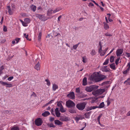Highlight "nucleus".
Instances as JSON below:
<instances>
[{
    "label": "nucleus",
    "instance_id": "obj_31",
    "mask_svg": "<svg viewBox=\"0 0 130 130\" xmlns=\"http://www.w3.org/2000/svg\"><path fill=\"white\" fill-rule=\"evenodd\" d=\"M4 69V67L2 66L0 67V75L2 73V70Z\"/></svg>",
    "mask_w": 130,
    "mask_h": 130
},
{
    "label": "nucleus",
    "instance_id": "obj_5",
    "mask_svg": "<svg viewBox=\"0 0 130 130\" xmlns=\"http://www.w3.org/2000/svg\"><path fill=\"white\" fill-rule=\"evenodd\" d=\"M35 124L36 125L39 126L42 125L43 123V121L41 119L39 118L35 120Z\"/></svg>",
    "mask_w": 130,
    "mask_h": 130
},
{
    "label": "nucleus",
    "instance_id": "obj_33",
    "mask_svg": "<svg viewBox=\"0 0 130 130\" xmlns=\"http://www.w3.org/2000/svg\"><path fill=\"white\" fill-rule=\"evenodd\" d=\"M25 21L27 24L28 23L30 22V20L28 18H26L25 19Z\"/></svg>",
    "mask_w": 130,
    "mask_h": 130
},
{
    "label": "nucleus",
    "instance_id": "obj_48",
    "mask_svg": "<svg viewBox=\"0 0 130 130\" xmlns=\"http://www.w3.org/2000/svg\"><path fill=\"white\" fill-rule=\"evenodd\" d=\"M20 39L19 38H16L15 40L16 41V43H17L19 42V40Z\"/></svg>",
    "mask_w": 130,
    "mask_h": 130
},
{
    "label": "nucleus",
    "instance_id": "obj_50",
    "mask_svg": "<svg viewBox=\"0 0 130 130\" xmlns=\"http://www.w3.org/2000/svg\"><path fill=\"white\" fill-rule=\"evenodd\" d=\"M78 44H77L75 45H74L73 46V48L75 50H76L78 46Z\"/></svg>",
    "mask_w": 130,
    "mask_h": 130
},
{
    "label": "nucleus",
    "instance_id": "obj_57",
    "mask_svg": "<svg viewBox=\"0 0 130 130\" xmlns=\"http://www.w3.org/2000/svg\"><path fill=\"white\" fill-rule=\"evenodd\" d=\"M126 54L128 57H130V54L129 53H126Z\"/></svg>",
    "mask_w": 130,
    "mask_h": 130
},
{
    "label": "nucleus",
    "instance_id": "obj_3",
    "mask_svg": "<svg viewBox=\"0 0 130 130\" xmlns=\"http://www.w3.org/2000/svg\"><path fill=\"white\" fill-rule=\"evenodd\" d=\"M66 105L68 108H71L75 107V104L73 101L69 100L66 102Z\"/></svg>",
    "mask_w": 130,
    "mask_h": 130
},
{
    "label": "nucleus",
    "instance_id": "obj_8",
    "mask_svg": "<svg viewBox=\"0 0 130 130\" xmlns=\"http://www.w3.org/2000/svg\"><path fill=\"white\" fill-rule=\"evenodd\" d=\"M123 52V50L121 49H118L116 52V55L118 57H120Z\"/></svg>",
    "mask_w": 130,
    "mask_h": 130
},
{
    "label": "nucleus",
    "instance_id": "obj_42",
    "mask_svg": "<svg viewBox=\"0 0 130 130\" xmlns=\"http://www.w3.org/2000/svg\"><path fill=\"white\" fill-rule=\"evenodd\" d=\"M96 108H98V106H93L91 107H90L91 109H90V110H92V109H95Z\"/></svg>",
    "mask_w": 130,
    "mask_h": 130
},
{
    "label": "nucleus",
    "instance_id": "obj_40",
    "mask_svg": "<svg viewBox=\"0 0 130 130\" xmlns=\"http://www.w3.org/2000/svg\"><path fill=\"white\" fill-rule=\"evenodd\" d=\"M105 52H106L105 51H102L100 53V55H101V56H103L105 54Z\"/></svg>",
    "mask_w": 130,
    "mask_h": 130
},
{
    "label": "nucleus",
    "instance_id": "obj_64",
    "mask_svg": "<svg viewBox=\"0 0 130 130\" xmlns=\"http://www.w3.org/2000/svg\"><path fill=\"white\" fill-rule=\"evenodd\" d=\"M126 115L127 116H130V111H129L127 113Z\"/></svg>",
    "mask_w": 130,
    "mask_h": 130
},
{
    "label": "nucleus",
    "instance_id": "obj_15",
    "mask_svg": "<svg viewBox=\"0 0 130 130\" xmlns=\"http://www.w3.org/2000/svg\"><path fill=\"white\" fill-rule=\"evenodd\" d=\"M55 123L56 124L58 125H61L62 124V122L58 120H56L55 121Z\"/></svg>",
    "mask_w": 130,
    "mask_h": 130
},
{
    "label": "nucleus",
    "instance_id": "obj_34",
    "mask_svg": "<svg viewBox=\"0 0 130 130\" xmlns=\"http://www.w3.org/2000/svg\"><path fill=\"white\" fill-rule=\"evenodd\" d=\"M53 11V10L51 9L50 10H48L47 11V14L48 15H49L50 14H52V12Z\"/></svg>",
    "mask_w": 130,
    "mask_h": 130
},
{
    "label": "nucleus",
    "instance_id": "obj_58",
    "mask_svg": "<svg viewBox=\"0 0 130 130\" xmlns=\"http://www.w3.org/2000/svg\"><path fill=\"white\" fill-rule=\"evenodd\" d=\"M54 100H55L54 99H53V100H51L49 102V103L50 104L52 103L54 101Z\"/></svg>",
    "mask_w": 130,
    "mask_h": 130
},
{
    "label": "nucleus",
    "instance_id": "obj_36",
    "mask_svg": "<svg viewBox=\"0 0 130 130\" xmlns=\"http://www.w3.org/2000/svg\"><path fill=\"white\" fill-rule=\"evenodd\" d=\"M61 9L57 8L56 9L54 10L53 11V13H55V12L60 11V10H61Z\"/></svg>",
    "mask_w": 130,
    "mask_h": 130
},
{
    "label": "nucleus",
    "instance_id": "obj_43",
    "mask_svg": "<svg viewBox=\"0 0 130 130\" xmlns=\"http://www.w3.org/2000/svg\"><path fill=\"white\" fill-rule=\"evenodd\" d=\"M48 126L51 127H55V126H54V125L52 123H50L48 124Z\"/></svg>",
    "mask_w": 130,
    "mask_h": 130
},
{
    "label": "nucleus",
    "instance_id": "obj_13",
    "mask_svg": "<svg viewBox=\"0 0 130 130\" xmlns=\"http://www.w3.org/2000/svg\"><path fill=\"white\" fill-rule=\"evenodd\" d=\"M50 115V113L48 111H45L42 113V115L44 117H46Z\"/></svg>",
    "mask_w": 130,
    "mask_h": 130
},
{
    "label": "nucleus",
    "instance_id": "obj_47",
    "mask_svg": "<svg viewBox=\"0 0 130 130\" xmlns=\"http://www.w3.org/2000/svg\"><path fill=\"white\" fill-rule=\"evenodd\" d=\"M80 117H76L75 118V120L77 121H78L80 119Z\"/></svg>",
    "mask_w": 130,
    "mask_h": 130
},
{
    "label": "nucleus",
    "instance_id": "obj_60",
    "mask_svg": "<svg viewBox=\"0 0 130 130\" xmlns=\"http://www.w3.org/2000/svg\"><path fill=\"white\" fill-rule=\"evenodd\" d=\"M31 96H33L34 97H35L36 96V94L34 92H33L31 95Z\"/></svg>",
    "mask_w": 130,
    "mask_h": 130
},
{
    "label": "nucleus",
    "instance_id": "obj_62",
    "mask_svg": "<svg viewBox=\"0 0 130 130\" xmlns=\"http://www.w3.org/2000/svg\"><path fill=\"white\" fill-rule=\"evenodd\" d=\"M101 117V116H99L98 117L97 120L98 121H100V119Z\"/></svg>",
    "mask_w": 130,
    "mask_h": 130
},
{
    "label": "nucleus",
    "instance_id": "obj_53",
    "mask_svg": "<svg viewBox=\"0 0 130 130\" xmlns=\"http://www.w3.org/2000/svg\"><path fill=\"white\" fill-rule=\"evenodd\" d=\"M51 113L54 116H55V115L54 113V111L53 109H51Z\"/></svg>",
    "mask_w": 130,
    "mask_h": 130
},
{
    "label": "nucleus",
    "instance_id": "obj_54",
    "mask_svg": "<svg viewBox=\"0 0 130 130\" xmlns=\"http://www.w3.org/2000/svg\"><path fill=\"white\" fill-rule=\"evenodd\" d=\"M91 1L92 2L94 3L97 6H99V4H98L96 3L94 1H93V0H92Z\"/></svg>",
    "mask_w": 130,
    "mask_h": 130
},
{
    "label": "nucleus",
    "instance_id": "obj_18",
    "mask_svg": "<svg viewBox=\"0 0 130 130\" xmlns=\"http://www.w3.org/2000/svg\"><path fill=\"white\" fill-rule=\"evenodd\" d=\"M42 34V31H40L39 34L38 36V40L39 41H41Z\"/></svg>",
    "mask_w": 130,
    "mask_h": 130
},
{
    "label": "nucleus",
    "instance_id": "obj_41",
    "mask_svg": "<svg viewBox=\"0 0 130 130\" xmlns=\"http://www.w3.org/2000/svg\"><path fill=\"white\" fill-rule=\"evenodd\" d=\"M22 24L24 26H27V24L23 21H22Z\"/></svg>",
    "mask_w": 130,
    "mask_h": 130
},
{
    "label": "nucleus",
    "instance_id": "obj_16",
    "mask_svg": "<svg viewBox=\"0 0 130 130\" xmlns=\"http://www.w3.org/2000/svg\"><path fill=\"white\" fill-rule=\"evenodd\" d=\"M87 84V78L86 77H85L83 80V85L85 86Z\"/></svg>",
    "mask_w": 130,
    "mask_h": 130
},
{
    "label": "nucleus",
    "instance_id": "obj_44",
    "mask_svg": "<svg viewBox=\"0 0 130 130\" xmlns=\"http://www.w3.org/2000/svg\"><path fill=\"white\" fill-rule=\"evenodd\" d=\"M3 30L5 32H6L7 30V27L5 25L3 26Z\"/></svg>",
    "mask_w": 130,
    "mask_h": 130
},
{
    "label": "nucleus",
    "instance_id": "obj_20",
    "mask_svg": "<svg viewBox=\"0 0 130 130\" xmlns=\"http://www.w3.org/2000/svg\"><path fill=\"white\" fill-rule=\"evenodd\" d=\"M40 64L39 62H38L36 64L35 67V68L37 70H40Z\"/></svg>",
    "mask_w": 130,
    "mask_h": 130
},
{
    "label": "nucleus",
    "instance_id": "obj_39",
    "mask_svg": "<svg viewBox=\"0 0 130 130\" xmlns=\"http://www.w3.org/2000/svg\"><path fill=\"white\" fill-rule=\"evenodd\" d=\"M109 61V59H106L104 63H103V65H106L108 64V62Z\"/></svg>",
    "mask_w": 130,
    "mask_h": 130
},
{
    "label": "nucleus",
    "instance_id": "obj_10",
    "mask_svg": "<svg viewBox=\"0 0 130 130\" xmlns=\"http://www.w3.org/2000/svg\"><path fill=\"white\" fill-rule=\"evenodd\" d=\"M55 112L57 117H60L61 114L58 108H56L55 110Z\"/></svg>",
    "mask_w": 130,
    "mask_h": 130
},
{
    "label": "nucleus",
    "instance_id": "obj_17",
    "mask_svg": "<svg viewBox=\"0 0 130 130\" xmlns=\"http://www.w3.org/2000/svg\"><path fill=\"white\" fill-rule=\"evenodd\" d=\"M60 120L62 121H67L68 120V118L66 117H61L60 118Z\"/></svg>",
    "mask_w": 130,
    "mask_h": 130
},
{
    "label": "nucleus",
    "instance_id": "obj_21",
    "mask_svg": "<svg viewBox=\"0 0 130 130\" xmlns=\"http://www.w3.org/2000/svg\"><path fill=\"white\" fill-rule=\"evenodd\" d=\"M30 8H31V10L33 11L34 12L36 11V6L32 5L31 6Z\"/></svg>",
    "mask_w": 130,
    "mask_h": 130
},
{
    "label": "nucleus",
    "instance_id": "obj_12",
    "mask_svg": "<svg viewBox=\"0 0 130 130\" xmlns=\"http://www.w3.org/2000/svg\"><path fill=\"white\" fill-rule=\"evenodd\" d=\"M127 67H128V68L126 70L123 71V74H126L130 69V62L128 63Z\"/></svg>",
    "mask_w": 130,
    "mask_h": 130
},
{
    "label": "nucleus",
    "instance_id": "obj_29",
    "mask_svg": "<svg viewBox=\"0 0 130 130\" xmlns=\"http://www.w3.org/2000/svg\"><path fill=\"white\" fill-rule=\"evenodd\" d=\"M104 24V28L105 29H107L109 28V26L108 25L106 24L105 22L103 23Z\"/></svg>",
    "mask_w": 130,
    "mask_h": 130
},
{
    "label": "nucleus",
    "instance_id": "obj_38",
    "mask_svg": "<svg viewBox=\"0 0 130 130\" xmlns=\"http://www.w3.org/2000/svg\"><path fill=\"white\" fill-rule=\"evenodd\" d=\"M91 54L92 56L96 54V53L94 50H92L91 53Z\"/></svg>",
    "mask_w": 130,
    "mask_h": 130
},
{
    "label": "nucleus",
    "instance_id": "obj_9",
    "mask_svg": "<svg viewBox=\"0 0 130 130\" xmlns=\"http://www.w3.org/2000/svg\"><path fill=\"white\" fill-rule=\"evenodd\" d=\"M0 83L4 86H6L7 87H11L12 86L11 84H8L6 82H5L2 81H0Z\"/></svg>",
    "mask_w": 130,
    "mask_h": 130
},
{
    "label": "nucleus",
    "instance_id": "obj_51",
    "mask_svg": "<svg viewBox=\"0 0 130 130\" xmlns=\"http://www.w3.org/2000/svg\"><path fill=\"white\" fill-rule=\"evenodd\" d=\"M76 91L78 94H80L81 93V92L80 91V90H76Z\"/></svg>",
    "mask_w": 130,
    "mask_h": 130
},
{
    "label": "nucleus",
    "instance_id": "obj_35",
    "mask_svg": "<svg viewBox=\"0 0 130 130\" xmlns=\"http://www.w3.org/2000/svg\"><path fill=\"white\" fill-rule=\"evenodd\" d=\"M36 16L40 19H42V16L41 15L37 14L36 15Z\"/></svg>",
    "mask_w": 130,
    "mask_h": 130
},
{
    "label": "nucleus",
    "instance_id": "obj_52",
    "mask_svg": "<svg viewBox=\"0 0 130 130\" xmlns=\"http://www.w3.org/2000/svg\"><path fill=\"white\" fill-rule=\"evenodd\" d=\"M83 61L84 63H86V59L84 57H83Z\"/></svg>",
    "mask_w": 130,
    "mask_h": 130
},
{
    "label": "nucleus",
    "instance_id": "obj_22",
    "mask_svg": "<svg viewBox=\"0 0 130 130\" xmlns=\"http://www.w3.org/2000/svg\"><path fill=\"white\" fill-rule=\"evenodd\" d=\"M107 66H105L104 67L102 68V71L104 72H108L109 71L107 69Z\"/></svg>",
    "mask_w": 130,
    "mask_h": 130
},
{
    "label": "nucleus",
    "instance_id": "obj_23",
    "mask_svg": "<svg viewBox=\"0 0 130 130\" xmlns=\"http://www.w3.org/2000/svg\"><path fill=\"white\" fill-rule=\"evenodd\" d=\"M60 111L62 113H64L66 112V110L63 108V107H61L59 108Z\"/></svg>",
    "mask_w": 130,
    "mask_h": 130
},
{
    "label": "nucleus",
    "instance_id": "obj_19",
    "mask_svg": "<svg viewBox=\"0 0 130 130\" xmlns=\"http://www.w3.org/2000/svg\"><path fill=\"white\" fill-rule=\"evenodd\" d=\"M124 84L126 85H130V78H129L124 82Z\"/></svg>",
    "mask_w": 130,
    "mask_h": 130
},
{
    "label": "nucleus",
    "instance_id": "obj_49",
    "mask_svg": "<svg viewBox=\"0 0 130 130\" xmlns=\"http://www.w3.org/2000/svg\"><path fill=\"white\" fill-rule=\"evenodd\" d=\"M13 76H10L8 78H7V79L9 81H10L12 79H13Z\"/></svg>",
    "mask_w": 130,
    "mask_h": 130
},
{
    "label": "nucleus",
    "instance_id": "obj_37",
    "mask_svg": "<svg viewBox=\"0 0 130 130\" xmlns=\"http://www.w3.org/2000/svg\"><path fill=\"white\" fill-rule=\"evenodd\" d=\"M45 81L47 82V85L48 86H50V80L48 79H46L45 80Z\"/></svg>",
    "mask_w": 130,
    "mask_h": 130
},
{
    "label": "nucleus",
    "instance_id": "obj_59",
    "mask_svg": "<svg viewBox=\"0 0 130 130\" xmlns=\"http://www.w3.org/2000/svg\"><path fill=\"white\" fill-rule=\"evenodd\" d=\"M61 15H60L59 16L58 18V21H60V19L61 18Z\"/></svg>",
    "mask_w": 130,
    "mask_h": 130
},
{
    "label": "nucleus",
    "instance_id": "obj_24",
    "mask_svg": "<svg viewBox=\"0 0 130 130\" xmlns=\"http://www.w3.org/2000/svg\"><path fill=\"white\" fill-rule=\"evenodd\" d=\"M104 106V102H102L100 104L99 106H98V108H103Z\"/></svg>",
    "mask_w": 130,
    "mask_h": 130
},
{
    "label": "nucleus",
    "instance_id": "obj_63",
    "mask_svg": "<svg viewBox=\"0 0 130 130\" xmlns=\"http://www.w3.org/2000/svg\"><path fill=\"white\" fill-rule=\"evenodd\" d=\"M105 35L106 36H111V35L110 34H109L107 33H106L105 34Z\"/></svg>",
    "mask_w": 130,
    "mask_h": 130
},
{
    "label": "nucleus",
    "instance_id": "obj_28",
    "mask_svg": "<svg viewBox=\"0 0 130 130\" xmlns=\"http://www.w3.org/2000/svg\"><path fill=\"white\" fill-rule=\"evenodd\" d=\"M53 89H56L58 88V86L56 84H53Z\"/></svg>",
    "mask_w": 130,
    "mask_h": 130
},
{
    "label": "nucleus",
    "instance_id": "obj_45",
    "mask_svg": "<svg viewBox=\"0 0 130 130\" xmlns=\"http://www.w3.org/2000/svg\"><path fill=\"white\" fill-rule=\"evenodd\" d=\"M24 37L26 38L27 40H29V38H28V35H26V34H24Z\"/></svg>",
    "mask_w": 130,
    "mask_h": 130
},
{
    "label": "nucleus",
    "instance_id": "obj_14",
    "mask_svg": "<svg viewBox=\"0 0 130 130\" xmlns=\"http://www.w3.org/2000/svg\"><path fill=\"white\" fill-rule=\"evenodd\" d=\"M7 8L8 10V12L10 15H12L13 14V12L11 11L10 7L8 6H7Z\"/></svg>",
    "mask_w": 130,
    "mask_h": 130
},
{
    "label": "nucleus",
    "instance_id": "obj_46",
    "mask_svg": "<svg viewBox=\"0 0 130 130\" xmlns=\"http://www.w3.org/2000/svg\"><path fill=\"white\" fill-rule=\"evenodd\" d=\"M110 67L112 69L114 70V63H113L110 65Z\"/></svg>",
    "mask_w": 130,
    "mask_h": 130
},
{
    "label": "nucleus",
    "instance_id": "obj_2",
    "mask_svg": "<svg viewBox=\"0 0 130 130\" xmlns=\"http://www.w3.org/2000/svg\"><path fill=\"white\" fill-rule=\"evenodd\" d=\"M86 105V104L85 102L77 104L76 107L79 110H82L85 108Z\"/></svg>",
    "mask_w": 130,
    "mask_h": 130
},
{
    "label": "nucleus",
    "instance_id": "obj_4",
    "mask_svg": "<svg viewBox=\"0 0 130 130\" xmlns=\"http://www.w3.org/2000/svg\"><path fill=\"white\" fill-rule=\"evenodd\" d=\"M105 90H94L92 92L93 95L96 96L102 93V92H104Z\"/></svg>",
    "mask_w": 130,
    "mask_h": 130
},
{
    "label": "nucleus",
    "instance_id": "obj_55",
    "mask_svg": "<svg viewBox=\"0 0 130 130\" xmlns=\"http://www.w3.org/2000/svg\"><path fill=\"white\" fill-rule=\"evenodd\" d=\"M89 6H93L94 4L91 3H89Z\"/></svg>",
    "mask_w": 130,
    "mask_h": 130
},
{
    "label": "nucleus",
    "instance_id": "obj_1",
    "mask_svg": "<svg viewBox=\"0 0 130 130\" xmlns=\"http://www.w3.org/2000/svg\"><path fill=\"white\" fill-rule=\"evenodd\" d=\"M106 78L104 75L100 74L98 72H95L92 74L90 77V80L95 82L101 81Z\"/></svg>",
    "mask_w": 130,
    "mask_h": 130
},
{
    "label": "nucleus",
    "instance_id": "obj_6",
    "mask_svg": "<svg viewBox=\"0 0 130 130\" xmlns=\"http://www.w3.org/2000/svg\"><path fill=\"white\" fill-rule=\"evenodd\" d=\"M109 81H106L103 82L101 84L102 86H103L105 89L107 88L110 86Z\"/></svg>",
    "mask_w": 130,
    "mask_h": 130
},
{
    "label": "nucleus",
    "instance_id": "obj_7",
    "mask_svg": "<svg viewBox=\"0 0 130 130\" xmlns=\"http://www.w3.org/2000/svg\"><path fill=\"white\" fill-rule=\"evenodd\" d=\"M99 86L96 85H92L89 87H87L85 89H96L98 88Z\"/></svg>",
    "mask_w": 130,
    "mask_h": 130
},
{
    "label": "nucleus",
    "instance_id": "obj_26",
    "mask_svg": "<svg viewBox=\"0 0 130 130\" xmlns=\"http://www.w3.org/2000/svg\"><path fill=\"white\" fill-rule=\"evenodd\" d=\"M11 130H19V128L18 126H14L11 128Z\"/></svg>",
    "mask_w": 130,
    "mask_h": 130
},
{
    "label": "nucleus",
    "instance_id": "obj_11",
    "mask_svg": "<svg viewBox=\"0 0 130 130\" xmlns=\"http://www.w3.org/2000/svg\"><path fill=\"white\" fill-rule=\"evenodd\" d=\"M67 96L68 97L71 99H73L75 98V95L74 93L73 92H72L69 94Z\"/></svg>",
    "mask_w": 130,
    "mask_h": 130
},
{
    "label": "nucleus",
    "instance_id": "obj_61",
    "mask_svg": "<svg viewBox=\"0 0 130 130\" xmlns=\"http://www.w3.org/2000/svg\"><path fill=\"white\" fill-rule=\"evenodd\" d=\"M54 120V118L53 117H50V120L51 121H53Z\"/></svg>",
    "mask_w": 130,
    "mask_h": 130
},
{
    "label": "nucleus",
    "instance_id": "obj_27",
    "mask_svg": "<svg viewBox=\"0 0 130 130\" xmlns=\"http://www.w3.org/2000/svg\"><path fill=\"white\" fill-rule=\"evenodd\" d=\"M120 57H118L115 60V63L116 65H117L119 63V61L120 59Z\"/></svg>",
    "mask_w": 130,
    "mask_h": 130
},
{
    "label": "nucleus",
    "instance_id": "obj_32",
    "mask_svg": "<svg viewBox=\"0 0 130 130\" xmlns=\"http://www.w3.org/2000/svg\"><path fill=\"white\" fill-rule=\"evenodd\" d=\"M57 105L60 108L63 106L62 104L60 101L57 102Z\"/></svg>",
    "mask_w": 130,
    "mask_h": 130
},
{
    "label": "nucleus",
    "instance_id": "obj_25",
    "mask_svg": "<svg viewBox=\"0 0 130 130\" xmlns=\"http://www.w3.org/2000/svg\"><path fill=\"white\" fill-rule=\"evenodd\" d=\"M69 112L71 113H76L75 110L74 109H70L69 110Z\"/></svg>",
    "mask_w": 130,
    "mask_h": 130
},
{
    "label": "nucleus",
    "instance_id": "obj_30",
    "mask_svg": "<svg viewBox=\"0 0 130 130\" xmlns=\"http://www.w3.org/2000/svg\"><path fill=\"white\" fill-rule=\"evenodd\" d=\"M110 62H112L114 61V56H111L110 58Z\"/></svg>",
    "mask_w": 130,
    "mask_h": 130
},
{
    "label": "nucleus",
    "instance_id": "obj_56",
    "mask_svg": "<svg viewBox=\"0 0 130 130\" xmlns=\"http://www.w3.org/2000/svg\"><path fill=\"white\" fill-rule=\"evenodd\" d=\"M107 105L108 106L110 104V102L109 100H108L107 101Z\"/></svg>",
    "mask_w": 130,
    "mask_h": 130
}]
</instances>
